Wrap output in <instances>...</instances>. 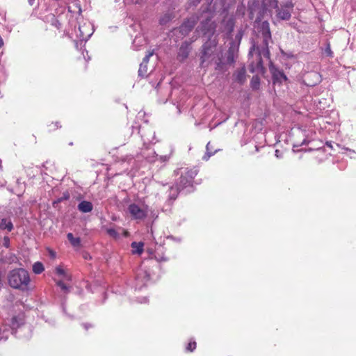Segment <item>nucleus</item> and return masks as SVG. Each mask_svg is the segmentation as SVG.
Masks as SVG:
<instances>
[{
  "label": "nucleus",
  "instance_id": "33",
  "mask_svg": "<svg viewBox=\"0 0 356 356\" xmlns=\"http://www.w3.org/2000/svg\"><path fill=\"white\" fill-rule=\"evenodd\" d=\"M216 70H221V69H222V65H221V63H218L217 64V66H216Z\"/></svg>",
  "mask_w": 356,
  "mask_h": 356
},
{
  "label": "nucleus",
  "instance_id": "1",
  "mask_svg": "<svg viewBox=\"0 0 356 356\" xmlns=\"http://www.w3.org/2000/svg\"><path fill=\"white\" fill-rule=\"evenodd\" d=\"M261 32L263 41L262 45L261 47H257V50L258 51L257 63L254 65L252 63L249 66V70L252 73H262L264 72V67L263 66V61L261 58L262 56L270 59V51L268 49V44L272 42V38L269 23L267 21H264L261 23Z\"/></svg>",
  "mask_w": 356,
  "mask_h": 356
},
{
  "label": "nucleus",
  "instance_id": "3",
  "mask_svg": "<svg viewBox=\"0 0 356 356\" xmlns=\"http://www.w3.org/2000/svg\"><path fill=\"white\" fill-rule=\"evenodd\" d=\"M218 40L216 36L211 37L202 46V55L200 57V65L202 67H207L213 59V54Z\"/></svg>",
  "mask_w": 356,
  "mask_h": 356
},
{
  "label": "nucleus",
  "instance_id": "34",
  "mask_svg": "<svg viewBox=\"0 0 356 356\" xmlns=\"http://www.w3.org/2000/svg\"><path fill=\"white\" fill-rule=\"evenodd\" d=\"M29 5L33 6L35 3V0H28Z\"/></svg>",
  "mask_w": 356,
  "mask_h": 356
},
{
  "label": "nucleus",
  "instance_id": "30",
  "mask_svg": "<svg viewBox=\"0 0 356 356\" xmlns=\"http://www.w3.org/2000/svg\"><path fill=\"white\" fill-rule=\"evenodd\" d=\"M2 245L6 248L10 247V238L8 236H5L3 238Z\"/></svg>",
  "mask_w": 356,
  "mask_h": 356
},
{
  "label": "nucleus",
  "instance_id": "29",
  "mask_svg": "<svg viewBox=\"0 0 356 356\" xmlns=\"http://www.w3.org/2000/svg\"><path fill=\"white\" fill-rule=\"evenodd\" d=\"M107 233L109 234V236H111L115 238H117L119 236L118 233L116 232L115 229H114L113 228L108 229Z\"/></svg>",
  "mask_w": 356,
  "mask_h": 356
},
{
  "label": "nucleus",
  "instance_id": "16",
  "mask_svg": "<svg viewBox=\"0 0 356 356\" xmlns=\"http://www.w3.org/2000/svg\"><path fill=\"white\" fill-rule=\"evenodd\" d=\"M67 238L74 247H79L81 245V239L79 237L75 238L72 233L67 234Z\"/></svg>",
  "mask_w": 356,
  "mask_h": 356
},
{
  "label": "nucleus",
  "instance_id": "22",
  "mask_svg": "<svg viewBox=\"0 0 356 356\" xmlns=\"http://www.w3.org/2000/svg\"><path fill=\"white\" fill-rule=\"evenodd\" d=\"M227 61L228 63H233L234 62V49L232 47L228 50Z\"/></svg>",
  "mask_w": 356,
  "mask_h": 356
},
{
  "label": "nucleus",
  "instance_id": "27",
  "mask_svg": "<svg viewBox=\"0 0 356 356\" xmlns=\"http://www.w3.org/2000/svg\"><path fill=\"white\" fill-rule=\"evenodd\" d=\"M324 54L329 57L333 56V52L331 50L330 44L329 43L327 44L326 47L325 48Z\"/></svg>",
  "mask_w": 356,
  "mask_h": 356
},
{
  "label": "nucleus",
  "instance_id": "10",
  "mask_svg": "<svg viewBox=\"0 0 356 356\" xmlns=\"http://www.w3.org/2000/svg\"><path fill=\"white\" fill-rule=\"evenodd\" d=\"M184 175L186 177V182L183 183L184 186H191L193 178L197 175L196 170H185Z\"/></svg>",
  "mask_w": 356,
  "mask_h": 356
},
{
  "label": "nucleus",
  "instance_id": "32",
  "mask_svg": "<svg viewBox=\"0 0 356 356\" xmlns=\"http://www.w3.org/2000/svg\"><path fill=\"white\" fill-rule=\"evenodd\" d=\"M153 55V52H149L147 54L143 59L142 63L147 64L149 60V58Z\"/></svg>",
  "mask_w": 356,
  "mask_h": 356
},
{
  "label": "nucleus",
  "instance_id": "20",
  "mask_svg": "<svg viewBox=\"0 0 356 356\" xmlns=\"http://www.w3.org/2000/svg\"><path fill=\"white\" fill-rule=\"evenodd\" d=\"M260 84L259 78L258 76H253L251 81L250 85L252 89L257 90L259 88Z\"/></svg>",
  "mask_w": 356,
  "mask_h": 356
},
{
  "label": "nucleus",
  "instance_id": "14",
  "mask_svg": "<svg viewBox=\"0 0 356 356\" xmlns=\"http://www.w3.org/2000/svg\"><path fill=\"white\" fill-rule=\"evenodd\" d=\"M13 229V225L10 220L7 218H2L0 222V229L5 230L6 229L8 232H11Z\"/></svg>",
  "mask_w": 356,
  "mask_h": 356
},
{
  "label": "nucleus",
  "instance_id": "28",
  "mask_svg": "<svg viewBox=\"0 0 356 356\" xmlns=\"http://www.w3.org/2000/svg\"><path fill=\"white\" fill-rule=\"evenodd\" d=\"M57 286H58L63 291L65 292H68V287L67 285L63 282V280H59L56 282Z\"/></svg>",
  "mask_w": 356,
  "mask_h": 356
},
{
  "label": "nucleus",
  "instance_id": "15",
  "mask_svg": "<svg viewBox=\"0 0 356 356\" xmlns=\"http://www.w3.org/2000/svg\"><path fill=\"white\" fill-rule=\"evenodd\" d=\"M131 246L134 254H140L143 251L144 243L142 242H132Z\"/></svg>",
  "mask_w": 356,
  "mask_h": 356
},
{
  "label": "nucleus",
  "instance_id": "13",
  "mask_svg": "<svg viewBox=\"0 0 356 356\" xmlns=\"http://www.w3.org/2000/svg\"><path fill=\"white\" fill-rule=\"evenodd\" d=\"M235 76V80L240 83H243L245 81L246 79V71L245 67H242L237 70L236 73L234 74Z\"/></svg>",
  "mask_w": 356,
  "mask_h": 356
},
{
  "label": "nucleus",
  "instance_id": "5",
  "mask_svg": "<svg viewBox=\"0 0 356 356\" xmlns=\"http://www.w3.org/2000/svg\"><path fill=\"white\" fill-rule=\"evenodd\" d=\"M276 8V17L280 20H289L291 18L293 10V3L291 1L286 0L280 3Z\"/></svg>",
  "mask_w": 356,
  "mask_h": 356
},
{
  "label": "nucleus",
  "instance_id": "2",
  "mask_svg": "<svg viewBox=\"0 0 356 356\" xmlns=\"http://www.w3.org/2000/svg\"><path fill=\"white\" fill-rule=\"evenodd\" d=\"M8 280L11 287L22 290L26 289L30 282L29 274L23 268L11 270L8 274Z\"/></svg>",
  "mask_w": 356,
  "mask_h": 356
},
{
  "label": "nucleus",
  "instance_id": "39",
  "mask_svg": "<svg viewBox=\"0 0 356 356\" xmlns=\"http://www.w3.org/2000/svg\"><path fill=\"white\" fill-rule=\"evenodd\" d=\"M84 327H85L86 330H88V325H87V324H84Z\"/></svg>",
  "mask_w": 356,
  "mask_h": 356
},
{
  "label": "nucleus",
  "instance_id": "6",
  "mask_svg": "<svg viewBox=\"0 0 356 356\" xmlns=\"http://www.w3.org/2000/svg\"><path fill=\"white\" fill-rule=\"evenodd\" d=\"M150 276L147 270L140 269L136 275V287L141 289L149 280Z\"/></svg>",
  "mask_w": 356,
  "mask_h": 356
},
{
  "label": "nucleus",
  "instance_id": "4",
  "mask_svg": "<svg viewBox=\"0 0 356 356\" xmlns=\"http://www.w3.org/2000/svg\"><path fill=\"white\" fill-rule=\"evenodd\" d=\"M127 210L131 218L136 220H144L148 214V207L143 204L132 203L129 205Z\"/></svg>",
  "mask_w": 356,
  "mask_h": 356
},
{
  "label": "nucleus",
  "instance_id": "31",
  "mask_svg": "<svg viewBox=\"0 0 356 356\" xmlns=\"http://www.w3.org/2000/svg\"><path fill=\"white\" fill-rule=\"evenodd\" d=\"M196 348V343L195 341H191L190 343H188L187 347H186V350L188 351H193Z\"/></svg>",
  "mask_w": 356,
  "mask_h": 356
},
{
  "label": "nucleus",
  "instance_id": "40",
  "mask_svg": "<svg viewBox=\"0 0 356 356\" xmlns=\"http://www.w3.org/2000/svg\"><path fill=\"white\" fill-rule=\"evenodd\" d=\"M1 163H2V161H1V160L0 159V169H1V168H2V165H1Z\"/></svg>",
  "mask_w": 356,
  "mask_h": 356
},
{
  "label": "nucleus",
  "instance_id": "19",
  "mask_svg": "<svg viewBox=\"0 0 356 356\" xmlns=\"http://www.w3.org/2000/svg\"><path fill=\"white\" fill-rule=\"evenodd\" d=\"M44 270L43 264L41 262H35L33 266V271L35 274H40Z\"/></svg>",
  "mask_w": 356,
  "mask_h": 356
},
{
  "label": "nucleus",
  "instance_id": "11",
  "mask_svg": "<svg viewBox=\"0 0 356 356\" xmlns=\"http://www.w3.org/2000/svg\"><path fill=\"white\" fill-rule=\"evenodd\" d=\"M261 3L263 9L269 11L277 7L278 3L277 0H261Z\"/></svg>",
  "mask_w": 356,
  "mask_h": 356
},
{
  "label": "nucleus",
  "instance_id": "21",
  "mask_svg": "<svg viewBox=\"0 0 356 356\" xmlns=\"http://www.w3.org/2000/svg\"><path fill=\"white\" fill-rule=\"evenodd\" d=\"M147 72V64L140 63L139 70H138V75L141 77H144L146 76Z\"/></svg>",
  "mask_w": 356,
  "mask_h": 356
},
{
  "label": "nucleus",
  "instance_id": "9",
  "mask_svg": "<svg viewBox=\"0 0 356 356\" xmlns=\"http://www.w3.org/2000/svg\"><path fill=\"white\" fill-rule=\"evenodd\" d=\"M24 323V320L19 316H13L9 320V323L7 324V327L10 329V333L13 334L14 330L19 327Z\"/></svg>",
  "mask_w": 356,
  "mask_h": 356
},
{
  "label": "nucleus",
  "instance_id": "36",
  "mask_svg": "<svg viewBox=\"0 0 356 356\" xmlns=\"http://www.w3.org/2000/svg\"><path fill=\"white\" fill-rule=\"evenodd\" d=\"M307 144H308V141H307L306 139H305V140L302 142V143H301V145H307Z\"/></svg>",
  "mask_w": 356,
  "mask_h": 356
},
{
  "label": "nucleus",
  "instance_id": "41",
  "mask_svg": "<svg viewBox=\"0 0 356 356\" xmlns=\"http://www.w3.org/2000/svg\"><path fill=\"white\" fill-rule=\"evenodd\" d=\"M158 261H166V259H164V258H161V259H157Z\"/></svg>",
  "mask_w": 356,
  "mask_h": 356
},
{
  "label": "nucleus",
  "instance_id": "26",
  "mask_svg": "<svg viewBox=\"0 0 356 356\" xmlns=\"http://www.w3.org/2000/svg\"><path fill=\"white\" fill-rule=\"evenodd\" d=\"M179 54V56H181L184 58H187V56H188V51L187 50V48L181 47Z\"/></svg>",
  "mask_w": 356,
  "mask_h": 356
},
{
  "label": "nucleus",
  "instance_id": "12",
  "mask_svg": "<svg viewBox=\"0 0 356 356\" xmlns=\"http://www.w3.org/2000/svg\"><path fill=\"white\" fill-rule=\"evenodd\" d=\"M77 207H78V209L81 212H83V213L90 212L93 209L92 204L90 202L86 201V200L81 201L78 204Z\"/></svg>",
  "mask_w": 356,
  "mask_h": 356
},
{
  "label": "nucleus",
  "instance_id": "8",
  "mask_svg": "<svg viewBox=\"0 0 356 356\" xmlns=\"http://www.w3.org/2000/svg\"><path fill=\"white\" fill-rule=\"evenodd\" d=\"M196 24V20L195 18H191L185 21L179 27L180 33L186 35L192 31Z\"/></svg>",
  "mask_w": 356,
  "mask_h": 356
},
{
  "label": "nucleus",
  "instance_id": "18",
  "mask_svg": "<svg viewBox=\"0 0 356 356\" xmlns=\"http://www.w3.org/2000/svg\"><path fill=\"white\" fill-rule=\"evenodd\" d=\"M56 273L57 275L60 276H63V279L65 280H71V276L67 274L64 269H63L60 266H57L56 268Z\"/></svg>",
  "mask_w": 356,
  "mask_h": 356
},
{
  "label": "nucleus",
  "instance_id": "35",
  "mask_svg": "<svg viewBox=\"0 0 356 356\" xmlns=\"http://www.w3.org/2000/svg\"><path fill=\"white\" fill-rule=\"evenodd\" d=\"M49 253H50V254H51V256L52 257H55L56 254H55V252H54V251L50 250V251H49Z\"/></svg>",
  "mask_w": 356,
  "mask_h": 356
},
{
  "label": "nucleus",
  "instance_id": "38",
  "mask_svg": "<svg viewBox=\"0 0 356 356\" xmlns=\"http://www.w3.org/2000/svg\"><path fill=\"white\" fill-rule=\"evenodd\" d=\"M326 145H327L328 147H332V145H331V143H330L327 142V143H326Z\"/></svg>",
  "mask_w": 356,
  "mask_h": 356
},
{
  "label": "nucleus",
  "instance_id": "24",
  "mask_svg": "<svg viewBox=\"0 0 356 356\" xmlns=\"http://www.w3.org/2000/svg\"><path fill=\"white\" fill-rule=\"evenodd\" d=\"M186 177L184 175V172H181V177L179 178V181L177 184V186H178V188H181V190L186 188L188 186H184L183 183L186 182Z\"/></svg>",
  "mask_w": 356,
  "mask_h": 356
},
{
  "label": "nucleus",
  "instance_id": "25",
  "mask_svg": "<svg viewBox=\"0 0 356 356\" xmlns=\"http://www.w3.org/2000/svg\"><path fill=\"white\" fill-rule=\"evenodd\" d=\"M210 145H211V143H208L206 146L207 152H206L205 155L203 156V159L205 161H207L215 152L211 151Z\"/></svg>",
  "mask_w": 356,
  "mask_h": 356
},
{
  "label": "nucleus",
  "instance_id": "7",
  "mask_svg": "<svg viewBox=\"0 0 356 356\" xmlns=\"http://www.w3.org/2000/svg\"><path fill=\"white\" fill-rule=\"evenodd\" d=\"M270 70L272 73L273 84H281L283 81H286L287 80L286 76L283 72L275 67H270Z\"/></svg>",
  "mask_w": 356,
  "mask_h": 356
},
{
  "label": "nucleus",
  "instance_id": "17",
  "mask_svg": "<svg viewBox=\"0 0 356 356\" xmlns=\"http://www.w3.org/2000/svg\"><path fill=\"white\" fill-rule=\"evenodd\" d=\"M10 334V329L8 328L7 324L0 326V340L7 339Z\"/></svg>",
  "mask_w": 356,
  "mask_h": 356
},
{
  "label": "nucleus",
  "instance_id": "37",
  "mask_svg": "<svg viewBox=\"0 0 356 356\" xmlns=\"http://www.w3.org/2000/svg\"><path fill=\"white\" fill-rule=\"evenodd\" d=\"M275 156L277 157H279V150H277V149L275 151Z\"/></svg>",
  "mask_w": 356,
  "mask_h": 356
},
{
  "label": "nucleus",
  "instance_id": "23",
  "mask_svg": "<svg viewBox=\"0 0 356 356\" xmlns=\"http://www.w3.org/2000/svg\"><path fill=\"white\" fill-rule=\"evenodd\" d=\"M181 188H178V186H175V187H171L170 188V198L171 200H175L177 196V194H178V192L179 191H181Z\"/></svg>",
  "mask_w": 356,
  "mask_h": 356
}]
</instances>
